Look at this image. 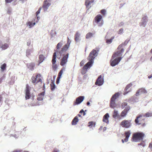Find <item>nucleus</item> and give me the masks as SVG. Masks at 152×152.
<instances>
[{
	"label": "nucleus",
	"mask_w": 152,
	"mask_h": 152,
	"mask_svg": "<svg viewBox=\"0 0 152 152\" xmlns=\"http://www.w3.org/2000/svg\"><path fill=\"white\" fill-rule=\"evenodd\" d=\"M63 55L64 56L61 59L60 63V65L62 66H64L66 64L68 61L67 60L69 57V54L67 53L66 55Z\"/></svg>",
	"instance_id": "0eeeda50"
},
{
	"label": "nucleus",
	"mask_w": 152,
	"mask_h": 152,
	"mask_svg": "<svg viewBox=\"0 0 152 152\" xmlns=\"http://www.w3.org/2000/svg\"><path fill=\"white\" fill-rule=\"evenodd\" d=\"M109 117V115L108 113L105 114L103 117V121L104 122L108 124L109 122L108 118Z\"/></svg>",
	"instance_id": "aec40b11"
},
{
	"label": "nucleus",
	"mask_w": 152,
	"mask_h": 152,
	"mask_svg": "<svg viewBox=\"0 0 152 152\" xmlns=\"http://www.w3.org/2000/svg\"><path fill=\"white\" fill-rule=\"evenodd\" d=\"M12 136L14 137L15 138H17L18 137V136H17L16 135V134H15V135H14L13 136L12 135Z\"/></svg>",
	"instance_id": "0e129e2a"
},
{
	"label": "nucleus",
	"mask_w": 152,
	"mask_h": 152,
	"mask_svg": "<svg viewBox=\"0 0 152 152\" xmlns=\"http://www.w3.org/2000/svg\"><path fill=\"white\" fill-rule=\"evenodd\" d=\"M119 95L120 94L119 93L117 92L115 93L112 96L110 103V106L111 107L114 108L115 107L116 104L115 102V100L119 97Z\"/></svg>",
	"instance_id": "7ed1b4c3"
},
{
	"label": "nucleus",
	"mask_w": 152,
	"mask_h": 152,
	"mask_svg": "<svg viewBox=\"0 0 152 152\" xmlns=\"http://www.w3.org/2000/svg\"><path fill=\"white\" fill-rule=\"evenodd\" d=\"M84 63H85L84 61V60L82 61L80 63V65L81 66H83V65H84Z\"/></svg>",
	"instance_id": "09e8293b"
},
{
	"label": "nucleus",
	"mask_w": 152,
	"mask_h": 152,
	"mask_svg": "<svg viewBox=\"0 0 152 152\" xmlns=\"http://www.w3.org/2000/svg\"><path fill=\"white\" fill-rule=\"evenodd\" d=\"M4 96V94H2L1 95H0V102L1 101L3 97Z\"/></svg>",
	"instance_id": "864d4df0"
},
{
	"label": "nucleus",
	"mask_w": 152,
	"mask_h": 152,
	"mask_svg": "<svg viewBox=\"0 0 152 152\" xmlns=\"http://www.w3.org/2000/svg\"><path fill=\"white\" fill-rule=\"evenodd\" d=\"M124 29L123 28H121L119 30L118 32V34H122L123 33Z\"/></svg>",
	"instance_id": "a18cd8bd"
},
{
	"label": "nucleus",
	"mask_w": 152,
	"mask_h": 152,
	"mask_svg": "<svg viewBox=\"0 0 152 152\" xmlns=\"http://www.w3.org/2000/svg\"><path fill=\"white\" fill-rule=\"evenodd\" d=\"M53 152H59V151L58 150L55 148L54 149Z\"/></svg>",
	"instance_id": "6e6d98bb"
},
{
	"label": "nucleus",
	"mask_w": 152,
	"mask_h": 152,
	"mask_svg": "<svg viewBox=\"0 0 152 152\" xmlns=\"http://www.w3.org/2000/svg\"><path fill=\"white\" fill-rule=\"evenodd\" d=\"M40 75H37L36 76V77H32L31 79V81L33 83H42V80L40 78H39L38 79V77H39Z\"/></svg>",
	"instance_id": "9b49d317"
},
{
	"label": "nucleus",
	"mask_w": 152,
	"mask_h": 152,
	"mask_svg": "<svg viewBox=\"0 0 152 152\" xmlns=\"http://www.w3.org/2000/svg\"><path fill=\"white\" fill-rule=\"evenodd\" d=\"M39 64L42 63L45 59V57L43 55H40L39 56Z\"/></svg>",
	"instance_id": "c756f323"
},
{
	"label": "nucleus",
	"mask_w": 152,
	"mask_h": 152,
	"mask_svg": "<svg viewBox=\"0 0 152 152\" xmlns=\"http://www.w3.org/2000/svg\"><path fill=\"white\" fill-rule=\"evenodd\" d=\"M119 116L118 112L117 111L114 110L113 115V117L115 118H116Z\"/></svg>",
	"instance_id": "473e14b6"
},
{
	"label": "nucleus",
	"mask_w": 152,
	"mask_h": 152,
	"mask_svg": "<svg viewBox=\"0 0 152 152\" xmlns=\"http://www.w3.org/2000/svg\"><path fill=\"white\" fill-rule=\"evenodd\" d=\"M95 124L92 121L89 122L88 123V126L90 128H93L95 127Z\"/></svg>",
	"instance_id": "f704fd0d"
},
{
	"label": "nucleus",
	"mask_w": 152,
	"mask_h": 152,
	"mask_svg": "<svg viewBox=\"0 0 152 152\" xmlns=\"http://www.w3.org/2000/svg\"><path fill=\"white\" fill-rule=\"evenodd\" d=\"M142 116V115H140L139 116L137 117L136 119H135V122L136 123V124H137L140 125V123H139V121L138 120V119L140 118V117H141Z\"/></svg>",
	"instance_id": "58836bf2"
},
{
	"label": "nucleus",
	"mask_w": 152,
	"mask_h": 152,
	"mask_svg": "<svg viewBox=\"0 0 152 152\" xmlns=\"http://www.w3.org/2000/svg\"><path fill=\"white\" fill-rule=\"evenodd\" d=\"M63 45V43L62 41H61L59 42L57 45L56 46V50H55L54 51H55V52H56V53H58L60 50H59L60 49V48Z\"/></svg>",
	"instance_id": "6ab92c4d"
},
{
	"label": "nucleus",
	"mask_w": 152,
	"mask_h": 152,
	"mask_svg": "<svg viewBox=\"0 0 152 152\" xmlns=\"http://www.w3.org/2000/svg\"><path fill=\"white\" fill-rule=\"evenodd\" d=\"M9 38H7V39H6V42H9Z\"/></svg>",
	"instance_id": "338daca9"
},
{
	"label": "nucleus",
	"mask_w": 152,
	"mask_h": 152,
	"mask_svg": "<svg viewBox=\"0 0 152 152\" xmlns=\"http://www.w3.org/2000/svg\"><path fill=\"white\" fill-rule=\"evenodd\" d=\"M130 109V107L129 106H127L126 107L124 110L127 113L128 112V111Z\"/></svg>",
	"instance_id": "c03bdc74"
},
{
	"label": "nucleus",
	"mask_w": 152,
	"mask_h": 152,
	"mask_svg": "<svg viewBox=\"0 0 152 152\" xmlns=\"http://www.w3.org/2000/svg\"><path fill=\"white\" fill-rule=\"evenodd\" d=\"M63 69H61V70L58 73V76L57 77H58V79H60L61 78V77L62 75V74L63 73Z\"/></svg>",
	"instance_id": "79ce46f5"
},
{
	"label": "nucleus",
	"mask_w": 152,
	"mask_h": 152,
	"mask_svg": "<svg viewBox=\"0 0 152 152\" xmlns=\"http://www.w3.org/2000/svg\"><path fill=\"white\" fill-rule=\"evenodd\" d=\"M106 129H107V128L106 127H104V128H103V131H105L106 130Z\"/></svg>",
	"instance_id": "774afa93"
},
{
	"label": "nucleus",
	"mask_w": 152,
	"mask_h": 152,
	"mask_svg": "<svg viewBox=\"0 0 152 152\" xmlns=\"http://www.w3.org/2000/svg\"><path fill=\"white\" fill-rule=\"evenodd\" d=\"M127 104L126 102H123L121 104V108H124L125 107H126L127 106Z\"/></svg>",
	"instance_id": "37998d69"
},
{
	"label": "nucleus",
	"mask_w": 152,
	"mask_h": 152,
	"mask_svg": "<svg viewBox=\"0 0 152 152\" xmlns=\"http://www.w3.org/2000/svg\"><path fill=\"white\" fill-rule=\"evenodd\" d=\"M84 98L85 97L83 96H79L76 99V101L74 102V104L75 105L80 104L83 101Z\"/></svg>",
	"instance_id": "f8f14e48"
},
{
	"label": "nucleus",
	"mask_w": 152,
	"mask_h": 152,
	"mask_svg": "<svg viewBox=\"0 0 152 152\" xmlns=\"http://www.w3.org/2000/svg\"><path fill=\"white\" fill-rule=\"evenodd\" d=\"M144 117H152V112L149 111L143 115Z\"/></svg>",
	"instance_id": "2f4dec72"
},
{
	"label": "nucleus",
	"mask_w": 152,
	"mask_h": 152,
	"mask_svg": "<svg viewBox=\"0 0 152 152\" xmlns=\"http://www.w3.org/2000/svg\"><path fill=\"white\" fill-rule=\"evenodd\" d=\"M127 113L124 110L121 113V115L122 117H124L126 115Z\"/></svg>",
	"instance_id": "a19ab883"
},
{
	"label": "nucleus",
	"mask_w": 152,
	"mask_h": 152,
	"mask_svg": "<svg viewBox=\"0 0 152 152\" xmlns=\"http://www.w3.org/2000/svg\"><path fill=\"white\" fill-rule=\"evenodd\" d=\"M27 67L31 70H33L35 66V64L33 63L28 64L27 65Z\"/></svg>",
	"instance_id": "412c9836"
},
{
	"label": "nucleus",
	"mask_w": 152,
	"mask_h": 152,
	"mask_svg": "<svg viewBox=\"0 0 152 152\" xmlns=\"http://www.w3.org/2000/svg\"><path fill=\"white\" fill-rule=\"evenodd\" d=\"M56 52H54L53 55L52 62L53 64V69L55 71H56L57 68V65L56 64Z\"/></svg>",
	"instance_id": "9d476101"
},
{
	"label": "nucleus",
	"mask_w": 152,
	"mask_h": 152,
	"mask_svg": "<svg viewBox=\"0 0 152 152\" xmlns=\"http://www.w3.org/2000/svg\"><path fill=\"white\" fill-rule=\"evenodd\" d=\"M51 4L50 1L48 0H45L42 7L44 12L47 11L49 7L50 6Z\"/></svg>",
	"instance_id": "39448f33"
},
{
	"label": "nucleus",
	"mask_w": 152,
	"mask_h": 152,
	"mask_svg": "<svg viewBox=\"0 0 152 152\" xmlns=\"http://www.w3.org/2000/svg\"><path fill=\"white\" fill-rule=\"evenodd\" d=\"M141 94H140V91H139V89L137 91L136 93V96H138L139 95Z\"/></svg>",
	"instance_id": "8fccbe9b"
},
{
	"label": "nucleus",
	"mask_w": 152,
	"mask_h": 152,
	"mask_svg": "<svg viewBox=\"0 0 152 152\" xmlns=\"http://www.w3.org/2000/svg\"><path fill=\"white\" fill-rule=\"evenodd\" d=\"M70 44V42L68 44H65L62 48L61 50L59 51V53L61 55H64V53L69 48Z\"/></svg>",
	"instance_id": "6e6552de"
},
{
	"label": "nucleus",
	"mask_w": 152,
	"mask_h": 152,
	"mask_svg": "<svg viewBox=\"0 0 152 152\" xmlns=\"http://www.w3.org/2000/svg\"><path fill=\"white\" fill-rule=\"evenodd\" d=\"M139 145H142V146L143 147H145V144L144 143H140V144H138Z\"/></svg>",
	"instance_id": "5fc2aeb1"
},
{
	"label": "nucleus",
	"mask_w": 152,
	"mask_h": 152,
	"mask_svg": "<svg viewBox=\"0 0 152 152\" xmlns=\"http://www.w3.org/2000/svg\"><path fill=\"white\" fill-rule=\"evenodd\" d=\"M56 32L55 30L54 29L52 30L50 32V35L51 36V38L54 37L56 34Z\"/></svg>",
	"instance_id": "7c9ffc66"
},
{
	"label": "nucleus",
	"mask_w": 152,
	"mask_h": 152,
	"mask_svg": "<svg viewBox=\"0 0 152 152\" xmlns=\"http://www.w3.org/2000/svg\"><path fill=\"white\" fill-rule=\"evenodd\" d=\"M79 120L77 116H75L73 119L72 122V125H75L78 122Z\"/></svg>",
	"instance_id": "b1692460"
},
{
	"label": "nucleus",
	"mask_w": 152,
	"mask_h": 152,
	"mask_svg": "<svg viewBox=\"0 0 152 152\" xmlns=\"http://www.w3.org/2000/svg\"><path fill=\"white\" fill-rule=\"evenodd\" d=\"M123 57H118L117 58H112V57L110 61V65L112 66H114L117 65L120 62Z\"/></svg>",
	"instance_id": "20e7f679"
},
{
	"label": "nucleus",
	"mask_w": 152,
	"mask_h": 152,
	"mask_svg": "<svg viewBox=\"0 0 152 152\" xmlns=\"http://www.w3.org/2000/svg\"><path fill=\"white\" fill-rule=\"evenodd\" d=\"M107 35H106V36L105 37L106 38V42L108 43V44H110L112 42L113 40L114 39V37H112L110 39H108V37H107Z\"/></svg>",
	"instance_id": "cd10ccee"
},
{
	"label": "nucleus",
	"mask_w": 152,
	"mask_h": 152,
	"mask_svg": "<svg viewBox=\"0 0 152 152\" xmlns=\"http://www.w3.org/2000/svg\"><path fill=\"white\" fill-rule=\"evenodd\" d=\"M31 43V41L30 40L28 41L27 42V45L29 46Z\"/></svg>",
	"instance_id": "3c124183"
},
{
	"label": "nucleus",
	"mask_w": 152,
	"mask_h": 152,
	"mask_svg": "<svg viewBox=\"0 0 152 152\" xmlns=\"http://www.w3.org/2000/svg\"><path fill=\"white\" fill-rule=\"evenodd\" d=\"M130 100L134 102H137L138 101V99L135 96H134L132 97L130 99Z\"/></svg>",
	"instance_id": "e433bc0d"
},
{
	"label": "nucleus",
	"mask_w": 152,
	"mask_h": 152,
	"mask_svg": "<svg viewBox=\"0 0 152 152\" xmlns=\"http://www.w3.org/2000/svg\"><path fill=\"white\" fill-rule=\"evenodd\" d=\"M42 9V7H40L38 11L36 12V16H37L40 12L41 10Z\"/></svg>",
	"instance_id": "49530a36"
},
{
	"label": "nucleus",
	"mask_w": 152,
	"mask_h": 152,
	"mask_svg": "<svg viewBox=\"0 0 152 152\" xmlns=\"http://www.w3.org/2000/svg\"><path fill=\"white\" fill-rule=\"evenodd\" d=\"M45 94V92H42L38 94V97H37V99L38 100L40 101L43 100V97H44Z\"/></svg>",
	"instance_id": "393cba45"
},
{
	"label": "nucleus",
	"mask_w": 152,
	"mask_h": 152,
	"mask_svg": "<svg viewBox=\"0 0 152 152\" xmlns=\"http://www.w3.org/2000/svg\"><path fill=\"white\" fill-rule=\"evenodd\" d=\"M144 134L142 132H137L133 134L132 141L138 142L143 139Z\"/></svg>",
	"instance_id": "f03ea898"
},
{
	"label": "nucleus",
	"mask_w": 152,
	"mask_h": 152,
	"mask_svg": "<svg viewBox=\"0 0 152 152\" xmlns=\"http://www.w3.org/2000/svg\"><path fill=\"white\" fill-rule=\"evenodd\" d=\"M80 34L79 31H77L75 35V40L76 42H79L80 40Z\"/></svg>",
	"instance_id": "a211bd4d"
},
{
	"label": "nucleus",
	"mask_w": 152,
	"mask_h": 152,
	"mask_svg": "<svg viewBox=\"0 0 152 152\" xmlns=\"http://www.w3.org/2000/svg\"><path fill=\"white\" fill-rule=\"evenodd\" d=\"M124 49L122 48L121 49V51H120L121 53V54H122V53L124 52Z\"/></svg>",
	"instance_id": "680f3d73"
},
{
	"label": "nucleus",
	"mask_w": 152,
	"mask_h": 152,
	"mask_svg": "<svg viewBox=\"0 0 152 152\" xmlns=\"http://www.w3.org/2000/svg\"><path fill=\"white\" fill-rule=\"evenodd\" d=\"M104 83V79L102 77L101 75L99 76L96 80L95 84L98 85V86H101Z\"/></svg>",
	"instance_id": "2eb2a0df"
},
{
	"label": "nucleus",
	"mask_w": 152,
	"mask_h": 152,
	"mask_svg": "<svg viewBox=\"0 0 152 152\" xmlns=\"http://www.w3.org/2000/svg\"><path fill=\"white\" fill-rule=\"evenodd\" d=\"M131 122L130 120H124L121 122V125L123 127L128 128L131 126Z\"/></svg>",
	"instance_id": "423d86ee"
},
{
	"label": "nucleus",
	"mask_w": 152,
	"mask_h": 152,
	"mask_svg": "<svg viewBox=\"0 0 152 152\" xmlns=\"http://www.w3.org/2000/svg\"><path fill=\"white\" fill-rule=\"evenodd\" d=\"M6 66L7 64L5 63H4L1 66L0 68H1V71L3 72L6 69Z\"/></svg>",
	"instance_id": "c9c22d12"
},
{
	"label": "nucleus",
	"mask_w": 152,
	"mask_h": 152,
	"mask_svg": "<svg viewBox=\"0 0 152 152\" xmlns=\"http://www.w3.org/2000/svg\"><path fill=\"white\" fill-rule=\"evenodd\" d=\"M60 79H58V77L57 78L56 83L57 84H58L59 83V80Z\"/></svg>",
	"instance_id": "052dcab7"
},
{
	"label": "nucleus",
	"mask_w": 152,
	"mask_h": 152,
	"mask_svg": "<svg viewBox=\"0 0 152 152\" xmlns=\"http://www.w3.org/2000/svg\"><path fill=\"white\" fill-rule=\"evenodd\" d=\"M122 47V45H120L118 47V50L120 49Z\"/></svg>",
	"instance_id": "4d7b16f0"
},
{
	"label": "nucleus",
	"mask_w": 152,
	"mask_h": 152,
	"mask_svg": "<svg viewBox=\"0 0 152 152\" xmlns=\"http://www.w3.org/2000/svg\"><path fill=\"white\" fill-rule=\"evenodd\" d=\"M27 25L30 28H31L34 26L36 24L35 22H33V21H29L27 23Z\"/></svg>",
	"instance_id": "c85d7f7f"
},
{
	"label": "nucleus",
	"mask_w": 152,
	"mask_h": 152,
	"mask_svg": "<svg viewBox=\"0 0 152 152\" xmlns=\"http://www.w3.org/2000/svg\"><path fill=\"white\" fill-rule=\"evenodd\" d=\"M122 54L120 51H118L115 53L112 56V58H115L119 56H121Z\"/></svg>",
	"instance_id": "bb28decb"
},
{
	"label": "nucleus",
	"mask_w": 152,
	"mask_h": 152,
	"mask_svg": "<svg viewBox=\"0 0 152 152\" xmlns=\"http://www.w3.org/2000/svg\"><path fill=\"white\" fill-rule=\"evenodd\" d=\"M9 47V45L7 43L3 42L2 41H0V48L2 50H4L7 49Z\"/></svg>",
	"instance_id": "4468645a"
},
{
	"label": "nucleus",
	"mask_w": 152,
	"mask_h": 152,
	"mask_svg": "<svg viewBox=\"0 0 152 152\" xmlns=\"http://www.w3.org/2000/svg\"><path fill=\"white\" fill-rule=\"evenodd\" d=\"M27 0H19V1L21 2L22 3H23L25 1H26Z\"/></svg>",
	"instance_id": "13d9d810"
},
{
	"label": "nucleus",
	"mask_w": 152,
	"mask_h": 152,
	"mask_svg": "<svg viewBox=\"0 0 152 152\" xmlns=\"http://www.w3.org/2000/svg\"><path fill=\"white\" fill-rule=\"evenodd\" d=\"M26 96L25 98L26 99H28L30 98L31 95L30 92L29 86L28 85H27L26 87Z\"/></svg>",
	"instance_id": "dca6fc26"
},
{
	"label": "nucleus",
	"mask_w": 152,
	"mask_h": 152,
	"mask_svg": "<svg viewBox=\"0 0 152 152\" xmlns=\"http://www.w3.org/2000/svg\"><path fill=\"white\" fill-rule=\"evenodd\" d=\"M102 18V16L100 15H97L95 18V22L97 23L100 22Z\"/></svg>",
	"instance_id": "a878e982"
},
{
	"label": "nucleus",
	"mask_w": 152,
	"mask_h": 152,
	"mask_svg": "<svg viewBox=\"0 0 152 152\" xmlns=\"http://www.w3.org/2000/svg\"><path fill=\"white\" fill-rule=\"evenodd\" d=\"M93 34H94L93 33L91 32H89L87 33L86 36V38L87 39H89L91 37H92Z\"/></svg>",
	"instance_id": "4c0bfd02"
},
{
	"label": "nucleus",
	"mask_w": 152,
	"mask_h": 152,
	"mask_svg": "<svg viewBox=\"0 0 152 152\" xmlns=\"http://www.w3.org/2000/svg\"><path fill=\"white\" fill-rule=\"evenodd\" d=\"M98 54V52L95 50L94 49L90 53L88 57L89 61L84 66L83 68V70L87 71L89 67H91L94 63V60Z\"/></svg>",
	"instance_id": "f257e3e1"
},
{
	"label": "nucleus",
	"mask_w": 152,
	"mask_h": 152,
	"mask_svg": "<svg viewBox=\"0 0 152 152\" xmlns=\"http://www.w3.org/2000/svg\"><path fill=\"white\" fill-rule=\"evenodd\" d=\"M130 131H129L125 132V135L126 136L125 138L124 139V141L126 142H127L128 140V139L131 134Z\"/></svg>",
	"instance_id": "4be33fe9"
},
{
	"label": "nucleus",
	"mask_w": 152,
	"mask_h": 152,
	"mask_svg": "<svg viewBox=\"0 0 152 152\" xmlns=\"http://www.w3.org/2000/svg\"><path fill=\"white\" fill-rule=\"evenodd\" d=\"M139 91H140V94L142 93H147L146 91L144 88H142L139 89Z\"/></svg>",
	"instance_id": "ea45409f"
},
{
	"label": "nucleus",
	"mask_w": 152,
	"mask_h": 152,
	"mask_svg": "<svg viewBox=\"0 0 152 152\" xmlns=\"http://www.w3.org/2000/svg\"><path fill=\"white\" fill-rule=\"evenodd\" d=\"M101 13L103 15H105L106 14V10L104 9H103L101 10Z\"/></svg>",
	"instance_id": "de8ad7c7"
},
{
	"label": "nucleus",
	"mask_w": 152,
	"mask_h": 152,
	"mask_svg": "<svg viewBox=\"0 0 152 152\" xmlns=\"http://www.w3.org/2000/svg\"><path fill=\"white\" fill-rule=\"evenodd\" d=\"M67 40H67V43L66 44H69V43L70 42V43H71V42L69 41L70 40H69V38L68 37H67Z\"/></svg>",
	"instance_id": "bf43d9fd"
},
{
	"label": "nucleus",
	"mask_w": 152,
	"mask_h": 152,
	"mask_svg": "<svg viewBox=\"0 0 152 152\" xmlns=\"http://www.w3.org/2000/svg\"><path fill=\"white\" fill-rule=\"evenodd\" d=\"M94 0H86L85 1V5L86 8L88 10L91 8V4L94 2Z\"/></svg>",
	"instance_id": "ddd939ff"
},
{
	"label": "nucleus",
	"mask_w": 152,
	"mask_h": 152,
	"mask_svg": "<svg viewBox=\"0 0 152 152\" xmlns=\"http://www.w3.org/2000/svg\"><path fill=\"white\" fill-rule=\"evenodd\" d=\"M132 83H131L126 86L125 89V90L126 92H124V95H126L128 93L131 91V89H129V88L132 86Z\"/></svg>",
	"instance_id": "f3484780"
},
{
	"label": "nucleus",
	"mask_w": 152,
	"mask_h": 152,
	"mask_svg": "<svg viewBox=\"0 0 152 152\" xmlns=\"http://www.w3.org/2000/svg\"><path fill=\"white\" fill-rule=\"evenodd\" d=\"M148 21V17L146 16H144L143 17L140 22V26L141 27H145L147 22Z\"/></svg>",
	"instance_id": "1a4fd4ad"
},
{
	"label": "nucleus",
	"mask_w": 152,
	"mask_h": 152,
	"mask_svg": "<svg viewBox=\"0 0 152 152\" xmlns=\"http://www.w3.org/2000/svg\"><path fill=\"white\" fill-rule=\"evenodd\" d=\"M51 89L52 91H53L55 88V85L54 81L51 80V83L50 84Z\"/></svg>",
	"instance_id": "72a5a7b5"
},
{
	"label": "nucleus",
	"mask_w": 152,
	"mask_h": 152,
	"mask_svg": "<svg viewBox=\"0 0 152 152\" xmlns=\"http://www.w3.org/2000/svg\"><path fill=\"white\" fill-rule=\"evenodd\" d=\"M152 77V75H151L148 76V77L149 79L151 78Z\"/></svg>",
	"instance_id": "69168bd1"
},
{
	"label": "nucleus",
	"mask_w": 152,
	"mask_h": 152,
	"mask_svg": "<svg viewBox=\"0 0 152 152\" xmlns=\"http://www.w3.org/2000/svg\"><path fill=\"white\" fill-rule=\"evenodd\" d=\"M34 51V48H32L31 49H28L26 50V56L27 57H28L30 56L31 53H32Z\"/></svg>",
	"instance_id": "5701e85b"
},
{
	"label": "nucleus",
	"mask_w": 152,
	"mask_h": 152,
	"mask_svg": "<svg viewBox=\"0 0 152 152\" xmlns=\"http://www.w3.org/2000/svg\"><path fill=\"white\" fill-rule=\"evenodd\" d=\"M84 110L83 109H82L80 110V113H83V112H84Z\"/></svg>",
	"instance_id": "e2e57ef3"
},
{
	"label": "nucleus",
	"mask_w": 152,
	"mask_h": 152,
	"mask_svg": "<svg viewBox=\"0 0 152 152\" xmlns=\"http://www.w3.org/2000/svg\"><path fill=\"white\" fill-rule=\"evenodd\" d=\"M14 0H5V1L7 3H10Z\"/></svg>",
	"instance_id": "603ef678"
}]
</instances>
